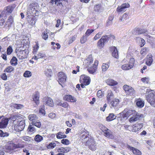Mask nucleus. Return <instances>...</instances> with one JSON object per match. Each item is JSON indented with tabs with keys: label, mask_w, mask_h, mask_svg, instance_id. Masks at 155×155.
Returning a JSON list of instances; mask_svg holds the SVG:
<instances>
[{
	"label": "nucleus",
	"mask_w": 155,
	"mask_h": 155,
	"mask_svg": "<svg viewBox=\"0 0 155 155\" xmlns=\"http://www.w3.org/2000/svg\"><path fill=\"white\" fill-rule=\"evenodd\" d=\"M61 143L65 145H68L70 143L69 141L67 139H63L61 140Z\"/></svg>",
	"instance_id": "obj_50"
},
{
	"label": "nucleus",
	"mask_w": 155,
	"mask_h": 155,
	"mask_svg": "<svg viewBox=\"0 0 155 155\" xmlns=\"http://www.w3.org/2000/svg\"><path fill=\"white\" fill-rule=\"evenodd\" d=\"M13 51V49L11 46H9L7 49V54L9 55L11 54Z\"/></svg>",
	"instance_id": "obj_51"
},
{
	"label": "nucleus",
	"mask_w": 155,
	"mask_h": 155,
	"mask_svg": "<svg viewBox=\"0 0 155 155\" xmlns=\"http://www.w3.org/2000/svg\"><path fill=\"white\" fill-rule=\"evenodd\" d=\"M63 1L66 2H68L67 0H51L49 3L52 5L55 4L58 7H62L63 6L62 2V1Z\"/></svg>",
	"instance_id": "obj_16"
},
{
	"label": "nucleus",
	"mask_w": 155,
	"mask_h": 155,
	"mask_svg": "<svg viewBox=\"0 0 155 155\" xmlns=\"http://www.w3.org/2000/svg\"><path fill=\"white\" fill-rule=\"evenodd\" d=\"M44 99L45 101L46 104L50 107H53L54 103L53 100L51 98L46 97L44 98Z\"/></svg>",
	"instance_id": "obj_28"
},
{
	"label": "nucleus",
	"mask_w": 155,
	"mask_h": 155,
	"mask_svg": "<svg viewBox=\"0 0 155 155\" xmlns=\"http://www.w3.org/2000/svg\"><path fill=\"white\" fill-rule=\"evenodd\" d=\"M120 102V101L119 99L115 98L110 101L108 103L110 104V108L117 109L119 106Z\"/></svg>",
	"instance_id": "obj_11"
},
{
	"label": "nucleus",
	"mask_w": 155,
	"mask_h": 155,
	"mask_svg": "<svg viewBox=\"0 0 155 155\" xmlns=\"http://www.w3.org/2000/svg\"><path fill=\"white\" fill-rule=\"evenodd\" d=\"M79 81L80 83H83L85 85H89L91 82L90 78L85 75L81 76Z\"/></svg>",
	"instance_id": "obj_12"
},
{
	"label": "nucleus",
	"mask_w": 155,
	"mask_h": 155,
	"mask_svg": "<svg viewBox=\"0 0 155 155\" xmlns=\"http://www.w3.org/2000/svg\"><path fill=\"white\" fill-rule=\"evenodd\" d=\"M56 146V144L55 143L51 142L49 144H47L46 147L48 149H53Z\"/></svg>",
	"instance_id": "obj_45"
},
{
	"label": "nucleus",
	"mask_w": 155,
	"mask_h": 155,
	"mask_svg": "<svg viewBox=\"0 0 155 155\" xmlns=\"http://www.w3.org/2000/svg\"><path fill=\"white\" fill-rule=\"evenodd\" d=\"M11 106L17 110L21 109L24 107V106L23 105L15 103L11 104Z\"/></svg>",
	"instance_id": "obj_32"
},
{
	"label": "nucleus",
	"mask_w": 155,
	"mask_h": 155,
	"mask_svg": "<svg viewBox=\"0 0 155 155\" xmlns=\"http://www.w3.org/2000/svg\"><path fill=\"white\" fill-rule=\"evenodd\" d=\"M88 133H85L81 137L83 144L85 146H88L90 149L94 150L96 149L95 142L92 137H89Z\"/></svg>",
	"instance_id": "obj_2"
},
{
	"label": "nucleus",
	"mask_w": 155,
	"mask_h": 155,
	"mask_svg": "<svg viewBox=\"0 0 155 155\" xmlns=\"http://www.w3.org/2000/svg\"><path fill=\"white\" fill-rule=\"evenodd\" d=\"M94 31L93 29H88L85 32V36H89Z\"/></svg>",
	"instance_id": "obj_61"
},
{
	"label": "nucleus",
	"mask_w": 155,
	"mask_h": 155,
	"mask_svg": "<svg viewBox=\"0 0 155 155\" xmlns=\"http://www.w3.org/2000/svg\"><path fill=\"white\" fill-rule=\"evenodd\" d=\"M28 22L31 25H34L35 23V19L34 18H32L30 20H28Z\"/></svg>",
	"instance_id": "obj_59"
},
{
	"label": "nucleus",
	"mask_w": 155,
	"mask_h": 155,
	"mask_svg": "<svg viewBox=\"0 0 155 155\" xmlns=\"http://www.w3.org/2000/svg\"><path fill=\"white\" fill-rule=\"evenodd\" d=\"M18 60L16 57L13 56L10 61L11 64L13 66H15L18 64Z\"/></svg>",
	"instance_id": "obj_39"
},
{
	"label": "nucleus",
	"mask_w": 155,
	"mask_h": 155,
	"mask_svg": "<svg viewBox=\"0 0 155 155\" xmlns=\"http://www.w3.org/2000/svg\"><path fill=\"white\" fill-rule=\"evenodd\" d=\"M13 22V18L12 16H10L6 22V25L8 27L10 26Z\"/></svg>",
	"instance_id": "obj_42"
},
{
	"label": "nucleus",
	"mask_w": 155,
	"mask_h": 155,
	"mask_svg": "<svg viewBox=\"0 0 155 155\" xmlns=\"http://www.w3.org/2000/svg\"><path fill=\"white\" fill-rule=\"evenodd\" d=\"M128 15L126 13H125L122 16L121 18H120V20L122 21H124L128 19Z\"/></svg>",
	"instance_id": "obj_48"
},
{
	"label": "nucleus",
	"mask_w": 155,
	"mask_h": 155,
	"mask_svg": "<svg viewBox=\"0 0 155 155\" xmlns=\"http://www.w3.org/2000/svg\"><path fill=\"white\" fill-rule=\"evenodd\" d=\"M14 70V68L11 66L7 67L4 70V72L5 73H10Z\"/></svg>",
	"instance_id": "obj_41"
},
{
	"label": "nucleus",
	"mask_w": 155,
	"mask_h": 155,
	"mask_svg": "<svg viewBox=\"0 0 155 155\" xmlns=\"http://www.w3.org/2000/svg\"><path fill=\"white\" fill-rule=\"evenodd\" d=\"M37 55L39 59L42 58L46 57L45 54L44 53L42 52H39Z\"/></svg>",
	"instance_id": "obj_53"
},
{
	"label": "nucleus",
	"mask_w": 155,
	"mask_h": 155,
	"mask_svg": "<svg viewBox=\"0 0 155 155\" xmlns=\"http://www.w3.org/2000/svg\"><path fill=\"white\" fill-rule=\"evenodd\" d=\"M16 148H22L25 147V143L24 141H22L20 143H18V144L15 143Z\"/></svg>",
	"instance_id": "obj_37"
},
{
	"label": "nucleus",
	"mask_w": 155,
	"mask_h": 155,
	"mask_svg": "<svg viewBox=\"0 0 155 155\" xmlns=\"http://www.w3.org/2000/svg\"><path fill=\"white\" fill-rule=\"evenodd\" d=\"M148 94L146 95V99L152 106L155 107V92L153 90L147 89L146 92Z\"/></svg>",
	"instance_id": "obj_4"
},
{
	"label": "nucleus",
	"mask_w": 155,
	"mask_h": 155,
	"mask_svg": "<svg viewBox=\"0 0 155 155\" xmlns=\"http://www.w3.org/2000/svg\"><path fill=\"white\" fill-rule=\"evenodd\" d=\"M116 116L113 113H110L106 117V120L107 121H111L116 118Z\"/></svg>",
	"instance_id": "obj_35"
},
{
	"label": "nucleus",
	"mask_w": 155,
	"mask_h": 155,
	"mask_svg": "<svg viewBox=\"0 0 155 155\" xmlns=\"http://www.w3.org/2000/svg\"><path fill=\"white\" fill-rule=\"evenodd\" d=\"M58 105L64 108L67 107L68 106V103L66 102H64L63 103L61 102L59 103Z\"/></svg>",
	"instance_id": "obj_56"
},
{
	"label": "nucleus",
	"mask_w": 155,
	"mask_h": 155,
	"mask_svg": "<svg viewBox=\"0 0 155 155\" xmlns=\"http://www.w3.org/2000/svg\"><path fill=\"white\" fill-rule=\"evenodd\" d=\"M22 139L24 141L28 142H30L31 141L33 140V139L31 137H30L27 136H24L21 137Z\"/></svg>",
	"instance_id": "obj_44"
},
{
	"label": "nucleus",
	"mask_w": 155,
	"mask_h": 155,
	"mask_svg": "<svg viewBox=\"0 0 155 155\" xmlns=\"http://www.w3.org/2000/svg\"><path fill=\"white\" fill-rule=\"evenodd\" d=\"M39 97L40 94L38 91H36L35 94L32 95L33 101L37 105L40 103Z\"/></svg>",
	"instance_id": "obj_20"
},
{
	"label": "nucleus",
	"mask_w": 155,
	"mask_h": 155,
	"mask_svg": "<svg viewBox=\"0 0 155 155\" xmlns=\"http://www.w3.org/2000/svg\"><path fill=\"white\" fill-rule=\"evenodd\" d=\"M143 124L137 123L133 125L132 126L131 131L132 132H136L139 131L143 127Z\"/></svg>",
	"instance_id": "obj_21"
},
{
	"label": "nucleus",
	"mask_w": 155,
	"mask_h": 155,
	"mask_svg": "<svg viewBox=\"0 0 155 155\" xmlns=\"http://www.w3.org/2000/svg\"><path fill=\"white\" fill-rule=\"evenodd\" d=\"M98 127L99 129L103 133L105 131L107 128L105 126L102 124H99L98 125Z\"/></svg>",
	"instance_id": "obj_47"
},
{
	"label": "nucleus",
	"mask_w": 155,
	"mask_h": 155,
	"mask_svg": "<svg viewBox=\"0 0 155 155\" xmlns=\"http://www.w3.org/2000/svg\"><path fill=\"white\" fill-rule=\"evenodd\" d=\"M28 131L30 132H33L35 130V128L32 127L31 125H29L28 128Z\"/></svg>",
	"instance_id": "obj_63"
},
{
	"label": "nucleus",
	"mask_w": 155,
	"mask_h": 155,
	"mask_svg": "<svg viewBox=\"0 0 155 155\" xmlns=\"http://www.w3.org/2000/svg\"><path fill=\"white\" fill-rule=\"evenodd\" d=\"M137 106L139 108L143 107L144 105V101L140 98L136 99L135 101Z\"/></svg>",
	"instance_id": "obj_23"
},
{
	"label": "nucleus",
	"mask_w": 155,
	"mask_h": 155,
	"mask_svg": "<svg viewBox=\"0 0 155 155\" xmlns=\"http://www.w3.org/2000/svg\"><path fill=\"white\" fill-rule=\"evenodd\" d=\"M112 38L113 39L115 38V37L114 35L110 34L109 35H105L102 36L97 42V47L99 49H101L104 46L105 43L107 42L109 39Z\"/></svg>",
	"instance_id": "obj_5"
},
{
	"label": "nucleus",
	"mask_w": 155,
	"mask_h": 155,
	"mask_svg": "<svg viewBox=\"0 0 155 155\" xmlns=\"http://www.w3.org/2000/svg\"><path fill=\"white\" fill-rule=\"evenodd\" d=\"M135 60L134 58L130 59L128 64H124L122 65L121 68L124 70H128L131 69L134 66Z\"/></svg>",
	"instance_id": "obj_8"
},
{
	"label": "nucleus",
	"mask_w": 155,
	"mask_h": 155,
	"mask_svg": "<svg viewBox=\"0 0 155 155\" xmlns=\"http://www.w3.org/2000/svg\"><path fill=\"white\" fill-rule=\"evenodd\" d=\"M87 36L85 35H83L81 38L80 42L81 44L85 43L87 41Z\"/></svg>",
	"instance_id": "obj_58"
},
{
	"label": "nucleus",
	"mask_w": 155,
	"mask_h": 155,
	"mask_svg": "<svg viewBox=\"0 0 155 155\" xmlns=\"http://www.w3.org/2000/svg\"><path fill=\"white\" fill-rule=\"evenodd\" d=\"M28 118L31 122L35 121L38 119V117L35 114H31L28 116Z\"/></svg>",
	"instance_id": "obj_34"
},
{
	"label": "nucleus",
	"mask_w": 155,
	"mask_h": 155,
	"mask_svg": "<svg viewBox=\"0 0 155 155\" xmlns=\"http://www.w3.org/2000/svg\"><path fill=\"white\" fill-rule=\"evenodd\" d=\"M58 81L59 84L61 85L64 84L66 81L67 76L64 73L60 71L57 74Z\"/></svg>",
	"instance_id": "obj_6"
},
{
	"label": "nucleus",
	"mask_w": 155,
	"mask_h": 155,
	"mask_svg": "<svg viewBox=\"0 0 155 155\" xmlns=\"http://www.w3.org/2000/svg\"><path fill=\"white\" fill-rule=\"evenodd\" d=\"M108 67L109 65L108 64L104 63L102 67V70L104 71H105L107 70Z\"/></svg>",
	"instance_id": "obj_60"
},
{
	"label": "nucleus",
	"mask_w": 155,
	"mask_h": 155,
	"mask_svg": "<svg viewBox=\"0 0 155 155\" xmlns=\"http://www.w3.org/2000/svg\"><path fill=\"white\" fill-rule=\"evenodd\" d=\"M123 88L127 95L132 96L135 94V90L131 86L125 84L123 86Z\"/></svg>",
	"instance_id": "obj_7"
},
{
	"label": "nucleus",
	"mask_w": 155,
	"mask_h": 155,
	"mask_svg": "<svg viewBox=\"0 0 155 155\" xmlns=\"http://www.w3.org/2000/svg\"><path fill=\"white\" fill-rule=\"evenodd\" d=\"M63 99L65 101L73 103L77 101L75 98L70 94L65 95L63 97Z\"/></svg>",
	"instance_id": "obj_17"
},
{
	"label": "nucleus",
	"mask_w": 155,
	"mask_h": 155,
	"mask_svg": "<svg viewBox=\"0 0 155 155\" xmlns=\"http://www.w3.org/2000/svg\"><path fill=\"white\" fill-rule=\"evenodd\" d=\"M140 47H142L144 46L145 44V41L144 39L142 38H140Z\"/></svg>",
	"instance_id": "obj_62"
},
{
	"label": "nucleus",
	"mask_w": 155,
	"mask_h": 155,
	"mask_svg": "<svg viewBox=\"0 0 155 155\" xmlns=\"http://www.w3.org/2000/svg\"><path fill=\"white\" fill-rule=\"evenodd\" d=\"M130 7V5L128 3H123L120 6H118L116 10L118 12H124L126 9Z\"/></svg>",
	"instance_id": "obj_15"
},
{
	"label": "nucleus",
	"mask_w": 155,
	"mask_h": 155,
	"mask_svg": "<svg viewBox=\"0 0 155 155\" xmlns=\"http://www.w3.org/2000/svg\"><path fill=\"white\" fill-rule=\"evenodd\" d=\"M114 97V95L112 91L111 90L108 91L106 96L107 103H109L110 101L113 100V99Z\"/></svg>",
	"instance_id": "obj_24"
},
{
	"label": "nucleus",
	"mask_w": 155,
	"mask_h": 155,
	"mask_svg": "<svg viewBox=\"0 0 155 155\" xmlns=\"http://www.w3.org/2000/svg\"><path fill=\"white\" fill-rule=\"evenodd\" d=\"M34 140L36 142H39L43 140V138L42 136L39 134H37L35 136Z\"/></svg>",
	"instance_id": "obj_43"
},
{
	"label": "nucleus",
	"mask_w": 155,
	"mask_h": 155,
	"mask_svg": "<svg viewBox=\"0 0 155 155\" xmlns=\"http://www.w3.org/2000/svg\"><path fill=\"white\" fill-rule=\"evenodd\" d=\"M153 61L152 56V55H147V61L146 62V64L148 66L150 65Z\"/></svg>",
	"instance_id": "obj_33"
},
{
	"label": "nucleus",
	"mask_w": 155,
	"mask_h": 155,
	"mask_svg": "<svg viewBox=\"0 0 155 155\" xmlns=\"http://www.w3.org/2000/svg\"><path fill=\"white\" fill-rule=\"evenodd\" d=\"M4 149L7 152L12 153L16 149L15 143H12L6 145L4 146Z\"/></svg>",
	"instance_id": "obj_9"
},
{
	"label": "nucleus",
	"mask_w": 155,
	"mask_h": 155,
	"mask_svg": "<svg viewBox=\"0 0 155 155\" xmlns=\"http://www.w3.org/2000/svg\"><path fill=\"white\" fill-rule=\"evenodd\" d=\"M14 5H10L5 7L4 9L8 13H11L15 7Z\"/></svg>",
	"instance_id": "obj_30"
},
{
	"label": "nucleus",
	"mask_w": 155,
	"mask_h": 155,
	"mask_svg": "<svg viewBox=\"0 0 155 155\" xmlns=\"http://www.w3.org/2000/svg\"><path fill=\"white\" fill-rule=\"evenodd\" d=\"M9 120L6 118H4L2 119L0 122V128H5L8 123Z\"/></svg>",
	"instance_id": "obj_22"
},
{
	"label": "nucleus",
	"mask_w": 155,
	"mask_h": 155,
	"mask_svg": "<svg viewBox=\"0 0 155 155\" xmlns=\"http://www.w3.org/2000/svg\"><path fill=\"white\" fill-rule=\"evenodd\" d=\"M41 36L42 38L45 40H47L48 38V35L47 33L45 32H43L42 33Z\"/></svg>",
	"instance_id": "obj_54"
},
{
	"label": "nucleus",
	"mask_w": 155,
	"mask_h": 155,
	"mask_svg": "<svg viewBox=\"0 0 155 155\" xmlns=\"http://www.w3.org/2000/svg\"><path fill=\"white\" fill-rule=\"evenodd\" d=\"M147 32L146 29H141L140 28H135L132 31V33L135 35H140L147 33Z\"/></svg>",
	"instance_id": "obj_10"
},
{
	"label": "nucleus",
	"mask_w": 155,
	"mask_h": 155,
	"mask_svg": "<svg viewBox=\"0 0 155 155\" xmlns=\"http://www.w3.org/2000/svg\"><path fill=\"white\" fill-rule=\"evenodd\" d=\"M31 124L33 125H34L39 128H40L41 126V122L38 119L35 121L31 122Z\"/></svg>",
	"instance_id": "obj_38"
},
{
	"label": "nucleus",
	"mask_w": 155,
	"mask_h": 155,
	"mask_svg": "<svg viewBox=\"0 0 155 155\" xmlns=\"http://www.w3.org/2000/svg\"><path fill=\"white\" fill-rule=\"evenodd\" d=\"M56 137L58 139L64 138L67 137V136L64 134V132H59L56 134Z\"/></svg>",
	"instance_id": "obj_36"
},
{
	"label": "nucleus",
	"mask_w": 155,
	"mask_h": 155,
	"mask_svg": "<svg viewBox=\"0 0 155 155\" xmlns=\"http://www.w3.org/2000/svg\"><path fill=\"white\" fill-rule=\"evenodd\" d=\"M45 107L44 105L41 107L39 110V112L42 114L44 115L45 114Z\"/></svg>",
	"instance_id": "obj_49"
},
{
	"label": "nucleus",
	"mask_w": 155,
	"mask_h": 155,
	"mask_svg": "<svg viewBox=\"0 0 155 155\" xmlns=\"http://www.w3.org/2000/svg\"><path fill=\"white\" fill-rule=\"evenodd\" d=\"M25 123L23 121H18L17 124L15 125L14 128L16 131L19 132L23 130L24 128Z\"/></svg>",
	"instance_id": "obj_13"
},
{
	"label": "nucleus",
	"mask_w": 155,
	"mask_h": 155,
	"mask_svg": "<svg viewBox=\"0 0 155 155\" xmlns=\"http://www.w3.org/2000/svg\"><path fill=\"white\" fill-rule=\"evenodd\" d=\"M104 135L108 138H113L114 137L113 132L107 128L105 131L103 132Z\"/></svg>",
	"instance_id": "obj_26"
},
{
	"label": "nucleus",
	"mask_w": 155,
	"mask_h": 155,
	"mask_svg": "<svg viewBox=\"0 0 155 155\" xmlns=\"http://www.w3.org/2000/svg\"><path fill=\"white\" fill-rule=\"evenodd\" d=\"M71 150V148L68 147H61L58 149L57 151L58 153H67L68 152Z\"/></svg>",
	"instance_id": "obj_25"
},
{
	"label": "nucleus",
	"mask_w": 155,
	"mask_h": 155,
	"mask_svg": "<svg viewBox=\"0 0 155 155\" xmlns=\"http://www.w3.org/2000/svg\"><path fill=\"white\" fill-rule=\"evenodd\" d=\"M51 45H52L51 48L53 50H55L56 48L59 49L61 48V45L58 43L55 44L54 42H51Z\"/></svg>",
	"instance_id": "obj_40"
},
{
	"label": "nucleus",
	"mask_w": 155,
	"mask_h": 155,
	"mask_svg": "<svg viewBox=\"0 0 155 155\" xmlns=\"http://www.w3.org/2000/svg\"><path fill=\"white\" fill-rule=\"evenodd\" d=\"M17 57L20 59H23L27 58V54L25 50L18 51L16 52Z\"/></svg>",
	"instance_id": "obj_14"
},
{
	"label": "nucleus",
	"mask_w": 155,
	"mask_h": 155,
	"mask_svg": "<svg viewBox=\"0 0 155 155\" xmlns=\"http://www.w3.org/2000/svg\"><path fill=\"white\" fill-rule=\"evenodd\" d=\"M39 48V44L38 41L35 42V45L34 46L33 52H36Z\"/></svg>",
	"instance_id": "obj_52"
},
{
	"label": "nucleus",
	"mask_w": 155,
	"mask_h": 155,
	"mask_svg": "<svg viewBox=\"0 0 155 155\" xmlns=\"http://www.w3.org/2000/svg\"><path fill=\"white\" fill-rule=\"evenodd\" d=\"M120 115L118 118L120 120L126 119L128 117L132 115V116L129 120V122L131 123L140 120L143 116L142 114H139L135 110H125L122 113L120 114Z\"/></svg>",
	"instance_id": "obj_1"
},
{
	"label": "nucleus",
	"mask_w": 155,
	"mask_h": 155,
	"mask_svg": "<svg viewBox=\"0 0 155 155\" xmlns=\"http://www.w3.org/2000/svg\"><path fill=\"white\" fill-rule=\"evenodd\" d=\"M126 147L130 150L132 151L134 154L136 155H141L142 153L138 149L133 147L130 146L128 144H127Z\"/></svg>",
	"instance_id": "obj_19"
},
{
	"label": "nucleus",
	"mask_w": 155,
	"mask_h": 155,
	"mask_svg": "<svg viewBox=\"0 0 155 155\" xmlns=\"http://www.w3.org/2000/svg\"><path fill=\"white\" fill-rule=\"evenodd\" d=\"M96 62L95 61L94 64L93 66L87 68V70L90 74H94L96 72L97 69V66L95 64Z\"/></svg>",
	"instance_id": "obj_27"
},
{
	"label": "nucleus",
	"mask_w": 155,
	"mask_h": 155,
	"mask_svg": "<svg viewBox=\"0 0 155 155\" xmlns=\"http://www.w3.org/2000/svg\"><path fill=\"white\" fill-rule=\"evenodd\" d=\"M0 77L2 80L4 81H6L7 79V76L5 73H3L1 74Z\"/></svg>",
	"instance_id": "obj_55"
},
{
	"label": "nucleus",
	"mask_w": 155,
	"mask_h": 155,
	"mask_svg": "<svg viewBox=\"0 0 155 155\" xmlns=\"http://www.w3.org/2000/svg\"><path fill=\"white\" fill-rule=\"evenodd\" d=\"M109 49L111 53L112 56L117 59H118L119 54L116 47L115 46L110 47L109 48Z\"/></svg>",
	"instance_id": "obj_18"
},
{
	"label": "nucleus",
	"mask_w": 155,
	"mask_h": 155,
	"mask_svg": "<svg viewBox=\"0 0 155 155\" xmlns=\"http://www.w3.org/2000/svg\"><path fill=\"white\" fill-rule=\"evenodd\" d=\"M106 82L109 85L114 86L117 84L118 83L117 81L112 79H108L106 80Z\"/></svg>",
	"instance_id": "obj_29"
},
{
	"label": "nucleus",
	"mask_w": 155,
	"mask_h": 155,
	"mask_svg": "<svg viewBox=\"0 0 155 155\" xmlns=\"http://www.w3.org/2000/svg\"><path fill=\"white\" fill-rule=\"evenodd\" d=\"M104 96V92L101 90H99L97 91V97H101Z\"/></svg>",
	"instance_id": "obj_57"
},
{
	"label": "nucleus",
	"mask_w": 155,
	"mask_h": 155,
	"mask_svg": "<svg viewBox=\"0 0 155 155\" xmlns=\"http://www.w3.org/2000/svg\"><path fill=\"white\" fill-rule=\"evenodd\" d=\"M32 75L31 72L29 71H25L23 74V76L25 78H28L31 77Z\"/></svg>",
	"instance_id": "obj_46"
},
{
	"label": "nucleus",
	"mask_w": 155,
	"mask_h": 155,
	"mask_svg": "<svg viewBox=\"0 0 155 155\" xmlns=\"http://www.w3.org/2000/svg\"><path fill=\"white\" fill-rule=\"evenodd\" d=\"M93 61V58L91 55H89L85 60L86 65L88 66L92 64Z\"/></svg>",
	"instance_id": "obj_31"
},
{
	"label": "nucleus",
	"mask_w": 155,
	"mask_h": 155,
	"mask_svg": "<svg viewBox=\"0 0 155 155\" xmlns=\"http://www.w3.org/2000/svg\"><path fill=\"white\" fill-rule=\"evenodd\" d=\"M39 6L38 4L35 2L30 3L28 9V14L34 17L39 15Z\"/></svg>",
	"instance_id": "obj_3"
},
{
	"label": "nucleus",
	"mask_w": 155,
	"mask_h": 155,
	"mask_svg": "<svg viewBox=\"0 0 155 155\" xmlns=\"http://www.w3.org/2000/svg\"><path fill=\"white\" fill-rule=\"evenodd\" d=\"M148 79H149L148 78L144 77L141 78V81H142L143 83H148L149 81Z\"/></svg>",
	"instance_id": "obj_64"
}]
</instances>
